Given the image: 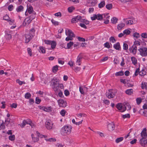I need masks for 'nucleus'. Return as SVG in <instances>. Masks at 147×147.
<instances>
[{
  "mask_svg": "<svg viewBox=\"0 0 147 147\" xmlns=\"http://www.w3.org/2000/svg\"><path fill=\"white\" fill-rule=\"evenodd\" d=\"M8 9L9 11H12L14 9L13 6L12 5H10L8 6Z\"/></svg>",
  "mask_w": 147,
  "mask_h": 147,
  "instance_id": "nucleus-59",
  "label": "nucleus"
},
{
  "mask_svg": "<svg viewBox=\"0 0 147 147\" xmlns=\"http://www.w3.org/2000/svg\"><path fill=\"white\" fill-rule=\"evenodd\" d=\"M120 81L124 84H125L127 83L128 81L125 79L121 78L120 79Z\"/></svg>",
  "mask_w": 147,
  "mask_h": 147,
  "instance_id": "nucleus-60",
  "label": "nucleus"
},
{
  "mask_svg": "<svg viewBox=\"0 0 147 147\" xmlns=\"http://www.w3.org/2000/svg\"><path fill=\"white\" fill-rule=\"evenodd\" d=\"M39 132L37 131H34L32 134L31 137L32 140L33 142H38L39 140Z\"/></svg>",
  "mask_w": 147,
  "mask_h": 147,
  "instance_id": "nucleus-5",
  "label": "nucleus"
},
{
  "mask_svg": "<svg viewBox=\"0 0 147 147\" xmlns=\"http://www.w3.org/2000/svg\"><path fill=\"white\" fill-rule=\"evenodd\" d=\"M57 45V42L55 40H52V42L51 43V48L52 49H55Z\"/></svg>",
  "mask_w": 147,
  "mask_h": 147,
  "instance_id": "nucleus-34",
  "label": "nucleus"
},
{
  "mask_svg": "<svg viewBox=\"0 0 147 147\" xmlns=\"http://www.w3.org/2000/svg\"><path fill=\"white\" fill-rule=\"evenodd\" d=\"M58 104L60 107H65L67 105L66 102L62 99H60L57 101Z\"/></svg>",
  "mask_w": 147,
  "mask_h": 147,
  "instance_id": "nucleus-12",
  "label": "nucleus"
},
{
  "mask_svg": "<svg viewBox=\"0 0 147 147\" xmlns=\"http://www.w3.org/2000/svg\"><path fill=\"white\" fill-rule=\"evenodd\" d=\"M124 75L123 71H120L119 72H116L115 74V75L116 76H122Z\"/></svg>",
  "mask_w": 147,
  "mask_h": 147,
  "instance_id": "nucleus-36",
  "label": "nucleus"
},
{
  "mask_svg": "<svg viewBox=\"0 0 147 147\" xmlns=\"http://www.w3.org/2000/svg\"><path fill=\"white\" fill-rule=\"evenodd\" d=\"M66 111L64 109H63L61 110L60 112V114L62 116H64L65 115L66 113Z\"/></svg>",
  "mask_w": 147,
  "mask_h": 147,
  "instance_id": "nucleus-62",
  "label": "nucleus"
},
{
  "mask_svg": "<svg viewBox=\"0 0 147 147\" xmlns=\"http://www.w3.org/2000/svg\"><path fill=\"white\" fill-rule=\"evenodd\" d=\"M97 3V0H92L90 3L91 6H94Z\"/></svg>",
  "mask_w": 147,
  "mask_h": 147,
  "instance_id": "nucleus-44",
  "label": "nucleus"
},
{
  "mask_svg": "<svg viewBox=\"0 0 147 147\" xmlns=\"http://www.w3.org/2000/svg\"><path fill=\"white\" fill-rule=\"evenodd\" d=\"M9 138L10 140L13 141L15 140V136L14 135H11L9 136Z\"/></svg>",
  "mask_w": 147,
  "mask_h": 147,
  "instance_id": "nucleus-48",
  "label": "nucleus"
},
{
  "mask_svg": "<svg viewBox=\"0 0 147 147\" xmlns=\"http://www.w3.org/2000/svg\"><path fill=\"white\" fill-rule=\"evenodd\" d=\"M142 39H144L147 38V33L146 32H144L140 34Z\"/></svg>",
  "mask_w": 147,
  "mask_h": 147,
  "instance_id": "nucleus-32",
  "label": "nucleus"
},
{
  "mask_svg": "<svg viewBox=\"0 0 147 147\" xmlns=\"http://www.w3.org/2000/svg\"><path fill=\"white\" fill-rule=\"evenodd\" d=\"M107 96L109 98H113L115 96L114 91L112 90H110L107 92Z\"/></svg>",
  "mask_w": 147,
  "mask_h": 147,
  "instance_id": "nucleus-11",
  "label": "nucleus"
},
{
  "mask_svg": "<svg viewBox=\"0 0 147 147\" xmlns=\"http://www.w3.org/2000/svg\"><path fill=\"white\" fill-rule=\"evenodd\" d=\"M132 49L131 51V53L134 54H135L137 51V47L133 45L132 47Z\"/></svg>",
  "mask_w": 147,
  "mask_h": 147,
  "instance_id": "nucleus-27",
  "label": "nucleus"
},
{
  "mask_svg": "<svg viewBox=\"0 0 147 147\" xmlns=\"http://www.w3.org/2000/svg\"><path fill=\"white\" fill-rule=\"evenodd\" d=\"M139 74L141 76H144L146 74V72L144 70L142 69L139 72Z\"/></svg>",
  "mask_w": 147,
  "mask_h": 147,
  "instance_id": "nucleus-54",
  "label": "nucleus"
},
{
  "mask_svg": "<svg viewBox=\"0 0 147 147\" xmlns=\"http://www.w3.org/2000/svg\"><path fill=\"white\" fill-rule=\"evenodd\" d=\"M39 51L40 53H46V49L45 47L40 46L39 47Z\"/></svg>",
  "mask_w": 147,
  "mask_h": 147,
  "instance_id": "nucleus-26",
  "label": "nucleus"
},
{
  "mask_svg": "<svg viewBox=\"0 0 147 147\" xmlns=\"http://www.w3.org/2000/svg\"><path fill=\"white\" fill-rule=\"evenodd\" d=\"M122 117L123 119L129 118L130 117V115L129 114H126L122 115Z\"/></svg>",
  "mask_w": 147,
  "mask_h": 147,
  "instance_id": "nucleus-56",
  "label": "nucleus"
},
{
  "mask_svg": "<svg viewBox=\"0 0 147 147\" xmlns=\"http://www.w3.org/2000/svg\"><path fill=\"white\" fill-rule=\"evenodd\" d=\"M87 88L85 87H80L79 88L80 91L82 94H84L85 92H87Z\"/></svg>",
  "mask_w": 147,
  "mask_h": 147,
  "instance_id": "nucleus-19",
  "label": "nucleus"
},
{
  "mask_svg": "<svg viewBox=\"0 0 147 147\" xmlns=\"http://www.w3.org/2000/svg\"><path fill=\"white\" fill-rule=\"evenodd\" d=\"M26 124L27 123L26 122V120H24L23 121L22 123L20 124H19V125H20V127H21L22 128L24 127Z\"/></svg>",
  "mask_w": 147,
  "mask_h": 147,
  "instance_id": "nucleus-46",
  "label": "nucleus"
},
{
  "mask_svg": "<svg viewBox=\"0 0 147 147\" xmlns=\"http://www.w3.org/2000/svg\"><path fill=\"white\" fill-rule=\"evenodd\" d=\"M116 107L120 112H124L126 110L125 105L121 103L118 104L116 105Z\"/></svg>",
  "mask_w": 147,
  "mask_h": 147,
  "instance_id": "nucleus-9",
  "label": "nucleus"
},
{
  "mask_svg": "<svg viewBox=\"0 0 147 147\" xmlns=\"http://www.w3.org/2000/svg\"><path fill=\"white\" fill-rule=\"evenodd\" d=\"M9 32H7L6 33L5 35V37L7 41H8L11 38V36L10 33Z\"/></svg>",
  "mask_w": 147,
  "mask_h": 147,
  "instance_id": "nucleus-20",
  "label": "nucleus"
},
{
  "mask_svg": "<svg viewBox=\"0 0 147 147\" xmlns=\"http://www.w3.org/2000/svg\"><path fill=\"white\" fill-rule=\"evenodd\" d=\"M24 7L20 5L16 8V11L17 12H20L23 11Z\"/></svg>",
  "mask_w": 147,
  "mask_h": 147,
  "instance_id": "nucleus-29",
  "label": "nucleus"
},
{
  "mask_svg": "<svg viewBox=\"0 0 147 147\" xmlns=\"http://www.w3.org/2000/svg\"><path fill=\"white\" fill-rule=\"evenodd\" d=\"M8 22L10 25H13L15 24V21L14 19H9Z\"/></svg>",
  "mask_w": 147,
  "mask_h": 147,
  "instance_id": "nucleus-52",
  "label": "nucleus"
},
{
  "mask_svg": "<svg viewBox=\"0 0 147 147\" xmlns=\"http://www.w3.org/2000/svg\"><path fill=\"white\" fill-rule=\"evenodd\" d=\"M32 21L31 18L30 17H28L26 18L23 23V26H25L28 25Z\"/></svg>",
  "mask_w": 147,
  "mask_h": 147,
  "instance_id": "nucleus-14",
  "label": "nucleus"
},
{
  "mask_svg": "<svg viewBox=\"0 0 147 147\" xmlns=\"http://www.w3.org/2000/svg\"><path fill=\"white\" fill-rule=\"evenodd\" d=\"M31 96V95L30 93L29 92L26 93L25 94V98L26 99H28Z\"/></svg>",
  "mask_w": 147,
  "mask_h": 147,
  "instance_id": "nucleus-58",
  "label": "nucleus"
},
{
  "mask_svg": "<svg viewBox=\"0 0 147 147\" xmlns=\"http://www.w3.org/2000/svg\"><path fill=\"white\" fill-rule=\"evenodd\" d=\"M123 21L125 22L126 24L128 25H130L134 24H135L136 22V21L134 18H132L131 20H128L126 19H123Z\"/></svg>",
  "mask_w": 147,
  "mask_h": 147,
  "instance_id": "nucleus-10",
  "label": "nucleus"
},
{
  "mask_svg": "<svg viewBox=\"0 0 147 147\" xmlns=\"http://www.w3.org/2000/svg\"><path fill=\"white\" fill-rule=\"evenodd\" d=\"M45 140L47 141H49L50 142H54L56 141V139L54 138H49L45 139Z\"/></svg>",
  "mask_w": 147,
  "mask_h": 147,
  "instance_id": "nucleus-50",
  "label": "nucleus"
},
{
  "mask_svg": "<svg viewBox=\"0 0 147 147\" xmlns=\"http://www.w3.org/2000/svg\"><path fill=\"white\" fill-rule=\"evenodd\" d=\"M103 17L105 19H109L110 18V16L109 15V13H104L103 14Z\"/></svg>",
  "mask_w": 147,
  "mask_h": 147,
  "instance_id": "nucleus-39",
  "label": "nucleus"
},
{
  "mask_svg": "<svg viewBox=\"0 0 147 147\" xmlns=\"http://www.w3.org/2000/svg\"><path fill=\"white\" fill-rule=\"evenodd\" d=\"M73 44L74 43L73 42L70 41L69 42L67 43V46L65 47L63 46L62 47L65 49H69L73 45Z\"/></svg>",
  "mask_w": 147,
  "mask_h": 147,
  "instance_id": "nucleus-22",
  "label": "nucleus"
},
{
  "mask_svg": "<svg viewBox=\"0 0 147 147\" xmlns=\"http://www.w3.org/2000/svg\"><path fill=\"white\" fill-rule=\"evenodd\" d=\"M128 49V45L126 42H124L123 44V49L126 50Z\"/></svg>",
  "mask_w": 147,
  "mask_h": 147,
  "instance_id": "nucleus-55",
  "label": "nucleus"
},
{
  "mask_svg": "<svg viewBox=\"0 0 147 147\" xmlns=\"http://www.w3.org/2000/svg\"><path fill=\"white\" fill-rule=\"evenodd\" d=\"M53 123L52 121L50 120L46 121L45 123V126L46 128L49 130L52 129L53 127Z\"/></svg>",
  "mask_w": 147,
  "mask_h": 147,
  "instance_id": "nucleus-8",
  "label": "nucleus"
},
{
  "mask_svg": "<svg viewBox=\"0 0 147 147\" xmlns=\"http://www.w3.org/2000/svg\"><path fill=\"white\" fill-rule=\"evenodd\" d=\"M91 19L92 20H97L96 14H93L91 17Z\"/></svg>",
  "mask_w": 147,
  "mask_h": 147,
  "instance_id": "nucleus-64",
  "label": "nucleus"
},
{
  "mask_svg": "<svg viewBox=\"0 0 147 147\" xmlns=\"http://www.w3.org/2000/svg\"><path fill=\"white\" fill-rule=\"evenodd\" d=\"M136 101L137 104L139 105L142 102V99L140 98H137L136 99Z\"/></svg>",
  "mask_w": 147,
  "mask_h": 147,
  "instance_id": "nucleus-63",
  "label": "nucleus"
},
{
  "mask_svg": "<svg viewBox=\"0 0 147 147\" xmlns=\"http://www.w3.org/2000/svg\"><path fill=\"white\" fill-rule=\"evenodd\" d=\"M146 128H144L141 133V136L142 137H145L147 138V131Z\"/></svg>",
  "mask_w": 147,
  "mask_h": 147,
  "instance_id": "nucleus-18",
  "label": "nucleus"
},
{
  "mask_svg": "<svg viewBox=\"0 0 147 147\" xmlns=\"http://www.w3.org/2000/svg\"><path fill=\"white\" fill-rule=\"evenodd\" d=\"M77 116L79 118L83 117L86 116V115L84 114L79 113L77 114Z\"/></svg>",
  "mask_w": 147,
  "mask_h": 147,
  "instance_id": "nucleus-51",
  "label": "nucleus"
},
{
  "mask_svg": "<svg viewBox=\"0 0 147 147\" xmlns=\"http://www.w3.org/2000/svg\"><path fill=\"white\" fill-rule=\"evenodd\" d=\"M27 52L30 56H32V50L30 48H27Z\"/></svg>",
  "mask_w": 147,
  "mask_h": 147,
  "instance_id": "nucleus-61",
  "label": "nucleus"
},
{
  "mask_svg": "<svg viewBox=\"0 0 147 147\" xmlns=\"http://www.w3.org/2000/svg\"><path fill=\"white\" fill-rule=\"evenodd\" d=\"M58 67L59 66L57 65L53 66L52 69L53 72L54 73L56 72L58 70Z\"/></svg>",
  "mask_w": 147,
  "mask_h": 147,
  "instance_id": "nucleus-37",
  "label": "nucleus"
},
{
  "mask_svg": "<svg viewBox=\"0 0 147 147\" xmlns=\"http://www.w3.org/2000/svg\"><path fill=\"white\" fill-rule=\"evenodd\" d=\"M142 138L140 140V143L142 146H145L147 143V140L144 137H142Z\"/></svg>",
  "mask_w": 147,
  "mask_h": 147,
  "instance_id": "nucleus-17",
  "label": "nucleus"
},
{
  "mask_svg": "<svg viewBox=\"0 0 147 147\" xmlns=\"http://www.w3.org/2000/svg\"><path fill=\"white\" fill-rule=\"evenodd\" d=\"M140 35L139 33L135 32L132 34V36L134 40H136L139 38Z\"/></svg>",
  "mask_w": 147,
  "mask_h": 147,
  "instance_id": "nucleus-21",
  "label": "nucleus"
},
{
  "mask_svg": "<svg viewBox=\"0 0 147 147\" xmlns=\"http://www.w3.org/2000/svg\"><path fill=\"white\" fill-rule=\"evenodd\" d=\"M27 11L29 13H31L33 11V9L32 6L28 7L27 9Z\"/></svg>",
  "mask_w": 147,
  "mask_h": 147,
  "instance_id": "nucleus-53",
  "label": "nucleus"
},
{
  "mask_svg": "<svg viewBox=\"0 0 147 147\" xmlns=\"http://www.w3.org/2000/svg\"><path fill=\"white\" fill-rule=\"evenodd\" d=\"M105 5V1H102L100 2V3L98 4V7L99 8H101L103 7Z\"/></svg>",
  "mask_w": 147,
  "mask_h": 147,
  "instance_id": "nucleus-35",
  "label": "nucleus"
},
{
  "mask_svg": "<svg viewBox=\"0 0 147 147\" xmlns=\"http://www.w3.org/2000/svg\"><path fill=\"white\" fill-rule=\"evenodd\" d=\"M26 120L27 124H29L32 127L33 126V124H32L31 120L28 119Z\"/></svg>",
  "mask_w": 147,
  "mask_h": 147,
  "instance_id": "nucleus-49",
  "label": "nucleus"
},
{
  "mask_svg": "<svg viewBox=\"0 0 147 147\" xmlns=\"http://www.w3.org/2000/svg\"><path fill=\"white\" fill-rule=\"evenodd\" d=\"M32 37V35L30 33L26 34L25 35V42L27 43L29 42Z\"/></svg>",
  "mask_w": 147,
  "mask_h": 147,
  "instance_id": "nucleus-15",
  "label": "nucleus"
},
{
  "mask_svg": "<svg viewBox=\"0 0 147 147\" xmlns=\"http://www.w3.org/2000/svg\"><path fill=\"white\" fill-rule=\"evenodd\" d=\"M71 126L66 125L63 127L61 131V134L63 136L69 134L71 131Z\"/></svg>",
  "mask_w": 147,
  "mask_h": 147,
  "instance_id": "nucleus-2",
  "label": "nucleus"
},
{
  "mask_svg": "<svg viewBox=\"0 0 147 147\" xmlns=\"http://www.w3.org/2000/svg\"><path fill=\"white\" fill-rule=\"evenodd\" d=\"M133 90L132 89H128L126 90L125 91V93L128 95H131L133 94Z\"/></svg>",
  "mask_w": 147,
  "mask_h": 147,
  "instance_id": "nucleus-28",
  "label": "nucleus"
},
{
  "mask_svg": "<svg viewBox=\"0 0 147 147\" xmlns=\"http://www.w3.org/2000/svg\"><path fill=\"white\" fill-rule=\"evenodd\" d=\"M142 88L143 89L147 90V84L144 82H142Z\"/></svg>",
  "mask_w": 147,
  "mask_h": 147,
  "instance_id": "nucleus-33",
  "label": "nucleus"
},
{
  "mask_svg": "<svg viewBox=\"0 0 147 147\" xmlns=\"http://www.w3.org/2000/svg\"><path fill=\"white\" fill-rule=\"evenodd\" d=\"M45 44L47 45H50L51 46V43L52 42V40H44Z\"/></svg>",
  "mask_w": 147,
  "mask_h": 147,
  "instance_id": "nucleus-41",
  "label": "nucleus"
},
{
  "mask_svg": "<svg viewBox=\"0 0 147 147\" xmlns=\"http://www.w3.org/2000/svg\"><path fill=\"white\" fill-rule=\"evenodd\" d=\"M125 24L121 23L119 24L117 26V29L118 30H121L124 27Z\"/></svg>",
  "mask_w": 147,
  "mask_h": 147,
  "instance_id": "nucleus-23",
  "label": "nucleus"
},
{
  "mask_svg": "<svg viewBox=\"0 0 147 147\" xmlns=\"http://www.w3.org/2000/svg\"><path fill=\"white\" fill-rule=\"evenodd\" d=\"M146 45L144 40L142 39V40L140 39L138 40H135V41L134 42V45L136 46H143Z\"/></svg>",
  "mask_w": 147,
  "mask_h": 147,
  "instance_id": "nucleus-6",
  "label": "nucleus"
},
{
  "mask_svg": "<svg viewBox=\"0 0 147 147\" xmlns=\"http://www.w3.org/2000/svg\"><path fill=\"white\" fill-rule=\"evenodd\" d=\"M97 20H101L103 18V14L101 15L99 14H96Z\"/></svg>",
  "mask_w": 147,
  "mask_h": 147,
  "instance_id": "nucleus-43",
  "label": "nucleus"
},
{
  "mask_svg": "<svg viewBox=\"0 0 147 147\" xmlns=\"http://www.w3.org/2000/svg\"><path fill=\"white\" fill-rule=\"evenodd\" d=\"M59 83V80L55 78H53L51 81V85L55 92L57 91L58 90Z\"/></svg>",
  "mask_w": 147,
  "mask_h": 147,
  "instance_id": "nucleus-1",
  "label": "nucleus"
},
{
  "mask_svg": "<svg viewBox=\"0 0 147 147\" xmlns=\"http://www.w3.org/2000/svg\"><path fill=\"white\" fill-rule=\"evenodd\" d=\"M106 8L108 10H110L113 8V5L112 4H109L106 5Z\"/></svg>",
  "mask_w": 147,
  "mask_h": 147,
  "instance_id": "nucleus-42",
  "label": "nucleus"
},
{
  "mask_svg": "<svg viewBox=\"0 0 147 147\" xmlns=\"http://www.w3.org/2000/svg\"><path fill=\"white\" fill-rule=\"evenodd\" d=\"M82 58V57L80 55L78 56L77 59V61L76 62V65H80Z\"/></svg>",
  "mask_w": 147,
  "mask_h": 147,
  "instance_id": "nucleus-24",
  "label": "nucleus"
},
{
  "mask_svg": "<svg viewBox=\"0 0 147 147\" xmlns=\"http://www.w3.org/2000/svg\"><path fill=\"white\" fill-rule=\"evenodd\" d=\"M123 139L124 138L123 137H121L117 138L115 140V142L117 143H119L122 141L123 140Z\"/></svg>",
  "mask_w": 147,
  "mask_h": 147,
  "instance_id": "nucleus-38",
  "label": "nucleus"
},
{
  "mask_svg": "<svg viewBox=\"0 0 147 147\" xmlns=\"http://www.w3.org/2000/svg\"><path fill=\"white\" fill-rule=\"evenodd\" d=\"M81 17L80 16H78L72 18L71 22L72 23H76L78 22H80Z\"/></svg>",
  "mask_w": 147,
  "mask_h": 147,
  "instance_id": "nucleus-13",
  "label": "nucleus"
},
{
  "mask_svg": "<svg viewBox=\"0 0 147 147\" xmlns=\"http://www.w3.org/2000/svg\"><path fill=\"white\" fill-rule=\"evenodd\" d=\"M131 60L132 61V63L134 65H136L137 63V60L136 58L132 57L131 58Z\"/></svg>",
  "mask_w": 147,
  "mask_h": 147,
  "instance_id": "nucleus-40",
  "label": "nucleus"
},
{
  "mask_svg": "<svg viewBox=\"0 0 147 147\" xmlns=\"http://www.w3.org/2000/svg\"><path fill=\"white\" fill-rule=\"evenodd\" d=\"M108 129L110 131H113L115 128V124L113 122H111V123L108 124L107 127Z\"/></svg>",
  "mask_w": 147,
  "mask_h": 147,
  "instance_id": "nucleus-16",
  "label": "nucleus"
},
{
  "mask_svg": "<svg viewBox=\"0 0 147 147\" xmlns=\"http://www.w3.org/2000/svg\"><path fill=\"white\" fill-rule=\"evenodd\" d=\"M80 22H83L86 24H88L89 23V22L88 21L85 19H83L82 18Z\"/></svg>",
  "mask_w": 147,
  "mask_h": 147,
  "instance_id": "nucleus-45",
  "label": "nucleus"
},
{
  "mask_svg": "<svg viewBox=\"0 0 147 147\" xmlns=\"http://www.w3.org/2000/svg\"><path fill=\"white\" fill-rule=\"evenodd\" d=\"M113 47L115 49L117 50H119L120 48V46L119 42H117L114 44Z\"/></svg>",
  "mask_w": 147,
  "mask_h": 147,
  "instance_id": "nucleus-31",
  "label": "nucleus"
},
{
  "mask_svg": "<svg viewBox=\"0 0 147 147\" xmlns=\"http://www.w3.org/2000/svg\"><path fill=\"white\" fill-rule=\"evenodd\" d=\"M65 34L67 36L65 38V40L66 41L72 40L73 39V38L75 37V35L73 32L69 29L66 30Z\"/></svg>",
  "mask_w": 147,
  "mask_h": 147,
  "instance_id": "nucleus-3",
  "label": "nucleus"
},
{
  "mask_svg": "<svg viewBox=\"0 0 147 147\" xmlns=\"http://www.w3.org/2000/svg\"><path fill=\"white\" fill-rule=\"evenodd\" d=\"M38 107L40 109L48 113L52 112L53 110V108L51 106H39Z\"/></svg>",
  "mask_w": 147,
  "mask_h": 147,
  "instance_id": "nucleus-4",
  "label": "nucleus"
},
{
  "mask_svg": "<svg viewBox=\"0 0 147 147\" xmlns=\"http://www.w3.org/2000/svg\"><path fill=\"white\" fill-rule=\"evenodd\" d=\"M118 19L115 17L112 18L111 20V22L112 24H116L117 22Z\"/></svg>",
  "mask_w": 147,
  "mask_h": 147,
  "instance_id": "nucleus-30",
  "label": "nucleus"
},
{
  "mask_svg": "<svg viewBox=\"0 0 147 147\" xmlns=\"http://www.w3.org/2000/svg\"><path fill=\"white\" fill-rule=\"evenodd\" d=\"M16 82L18 83L20 85H22V84H25V82L24 81H20L19 79L16 80Z\"/></svg>",
  "mask_w": 147,
  "mask_h": 147,
  "instance_id": "nucleus-57",
  "label": "nucleus"
},
{
  "mask_svg": "<svg viewBox=\"0 0 147 147\" xmlns=\"http://www.w3.org/2000/svg\"><path fill=\"white\" fill-rule=\"evenodd\" d=\"M140 54L142 56H146L147 55V48L144 47H140L138 50Z\"/></svg>",
  "mask_w": 147,
  "mask_h": 147,
  "instance_id": "nucleus-7",
  "label": "nucleus"
},
{
  "mask_svg": "<svg viewBox=\"0 0 147 147\" xmlns=\"http://www.w3.org/2000/svg\"><path fill=\"white\" fill-rule=\"evenodd\" d=\"M75 9V8L73 6H71L68 8V11L69 13H71Z\"/></svg>",
  "mask_w": 147,
  "mask_h": 147,
  "instance_id": "nucleus-47",
  "label": "nucleus"
},
{
  "mask_svg": "<svg viewBox=\"0 0 147 147\" xmlns=\"http://www.w3.org/2000/svg\"><path fill=\"white\" fill-rule=\"evenodd\" d=\"M131 32V29H126L123 31V32L125 36L129 35Z\"/></svg>",
  "mask_w": 147,
  "mask_h": 147,
  "instance_id": "nucleus-25",
  "label": "nucleus"
}]
</instances>
